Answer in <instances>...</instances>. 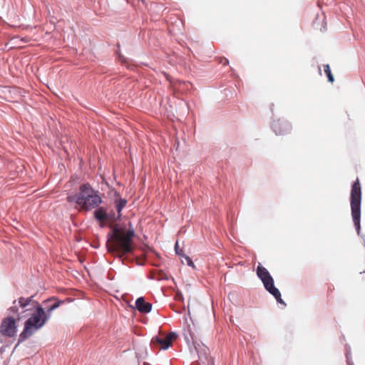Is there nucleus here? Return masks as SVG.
Masks as SVG:
<instances>
[{
	"instance_id": "obj_14",
	"label": "nucleus",
	"mask_w": 365,
	"mask_h": 365,
	"mask_svg": "<svg viewBox=\"0 0 365 365\" xmlns=\"http://www.w3.org/2000/svg\"><path fill=\"white\" fill-rule=\"evenodd\" d=\"M127 203L126 200L123 198H119L115 201V209L118 213L120 215L122 209L125 206Z\"/></svg>"
},
{
	"instance_id": "obj_18",
	"label": "nucleus",
	"mask_w": 365,
	"mask_h": 365,
	"mask_svg": "<svg viewBox=\"0 0 365 365\" xmlns=\"http://www.w3.org/2000/svg\"><path fill=\"white\" fill-rule=\"evenodd\" d=\"M119 58L122 61V63L126 64V66L128 68H130V66L128 65V62L127 61V60L123 56H122L121 55H119Z\"/></svg>"
},
{
	"instance_id": "obj_2",
	"label": "nucleus",
	"mask_w": 365,
	"mask_h": 365,
	"mask_svg": "<svg viewBox=\"0 0 365 365\" xmlns=\"http://www.w3.org/2000/svg\"><path fill=\"white\" fill-rule=\"evenodd\" d=\"M133 230H111L108 234L107 247L110 252H116L120 257L132 253L135 244Z\"/></svg>"
},
{
	"instance_id": "obj_8",
	"label": "nucleus",
	"mask_w": 365,
	"mask_h": 365,
	"mask_svg": "<svg viewBox=\"0 0 365 365\" xmlns=\"http://www.w3.org/2000/svg\"><path fill=\"white\" fill-rule=\"evenodd\" d=\"M272 128L276 135H284L288 133L291 130L290 124L284 120H274Z\"/></svg>"
},
{
	"instance_id": "obj_10",
	"label": "nucleus",
	"mask_w": 365,
	"mask_h": 365,
	"mask_svg": "<svg viewBox=\"0 0 365 365\" xmlns=\"http://www.w3.org/2000/svg\"><path fill=\"white\" fill-rule=\"evenodd\" d=\"M176 338L173 333L168 334L165 338L155 337L152 339V343H157L161 345L163 349L168 348L173 343V341Z\"/></svg>"
},
{
	"instance_id": "obj_9",
	"label": "nucleus",
	"mask_w": 365,
	"mask_h": 365,
	"mask_svg": "<svg viewBox=\"0 0 365 365\" xmlns=\"http://www.w3.org/2000/svg\"><path fill=\"white\" fill-rule=\"evenodd\" d=\"M62 303L63 302L58 300L57 298L51 297L43 302V304L45 307H43V309H44L46 314L50 317L51 312L59 307Z\"/></svg>"
},
{
	"instance_id": "obj_11",
	"label": "nucleus",
	"mask_w": 365,
	"mask_h": 365,
	"mask_svg": "<svg viewBox=\"0 0 365 365\" xmlns=\"http://www.w3.org/2000/svg\"><path fill=\"white\" fill-rule=\"evenodd\" d=\"M135 308L141 313H149L152 309V304L146 302L143 297H139L135 301Z\"/></svg>"
},
{
	"instance_id": "obj_7",
	"label": "nucleus",
	"mask_w": 365,
	"mask_h": 365,
	"mask_svg": "<svg viewBox=\"0 0 365 365\" xmlns=\"http://www.w3.org/2000/svg\"><path fill=\"white\" fill-rule=\"evenodd\" d=\"M261 280L265 289L274 297L276 300L279 303H284L281 297L280 292L274 285V279L272 276L269 274L268 276L262 278Z\"/></svg>"
},
{
	"instance_id": "obj_6",
	"label": "nucleus",
	"mask_w": 365,
	"mask_h": 365,
	"mask_svg": "<svg viewBox=\"0 0 365 365\" xmlns=\"http://www.w3.org/2000/svg\"><path fill=\"white\" fill-rule=\"evenodd\" d=\"M261 280L265 289L274 297L276 300L279 303H284L281 297L280 292L274 285V279L272 276L269 274L268 276L262 278Z\"/></svg>"
},
{
	"instance_id": "obj_16",
	"label": "nucleus",
	"mask_w": 365,
	"mask_h": 365,
	"mask_svg": "<svg viewBox=\"0 0 365 365\" xmlns=\"http://www.w3.org/2000/svg\"><path fill=\"white\" fill-rule=\"evenodd\" d=\"M182 257H183L185 258V259L186 260V262L187 264V265H189L190 267H194L195 265H194V263L192 261L191 258L189 257L188 256L185 255H182Z\"/></svg>"
},
{
	"instance_id": "obj_1",
	"label": "nucleus",
	"mask_w": 365,
	"mask_h": 365,
	"mask_svg": "<svg viewBox=\"0 0 365 365\" xmlns=\"http://www.w3.org/2000/svg\"><path fill=\"white\" fill-rule=\"evenodd\" d=\"M18 302L21 309L20 312L16 306L9 309L11 312L18 315V320L29 315L32 311H34L31 317L25 322L24 330L19 335V343H21L42 328L49 319V316L46 314L44 309L39 303L34 299L33 296L27 298L21 297L19 298Z\"/></svg>"
},
{
	"instance_id": "obj_13",
	"label": "nucleus",
	"mask_w": 365,
	"mask_h": 365,
	"mask_svg": "<svg viewBox=\"0 0 365 365\" xmlns=\"http://www.w3.org/2000/svg\"><path fill=\"white\" fill-rule=\"evenodd\" d=\"M257 274L258 277L262 279L270 274L265 267H262L261 264H259L257 268Z\"/></svg>"
},
{
	"instance_id": "obj_17",
	"label": "nucleus",
	"mask_w": 365,
	"mask_h": 365,
	"mask_svg": "<svg viewBox=\"0 0 365 365\" xmlns=\"http://www.w3.org/2000/svg\"><path fill=\"white\" fill-rule=\"evenodd\" d=\"M175 252H176L177 255H180V256H182V255H183L182 253V251L181 250H179L178 241H177L176 243H175Z\"/></svg>"
},
{
	"instance_id": "obj_3",
	"label": "nucleus",
	"mask_w": 365,
	"mask_h": 365,
	"mask_svg": "<svg viewBox=\"0 0 365 365\" xmlns=\"http://www.w3.org/2000/svg\"><path fill=\"white\" fill-rule=\"evenodd\" d=\"M67 200L69 202H75L80 209L85 210L97 207L102 202L98 192L88 183L81 185L78 192L75 195H68Z\"/></svg>"
},
{
	"instance_id": "obj_5",
	"label": "nucleus",
	"mask_w": 365,
	"mask_h": 365,
	"mask_svg": "<svg viewBox=\"0 0 365 365\" xmlns=\"http://www.w3.org/2000/svg\"><path fill=\"white\" fill-rule=\"evenodd\" d=\"M0 331L8 337L15 336L17 332L16 320L11 317L4 319L0 326Z\"/></svg>"
},
{
	"instance_id": "obj_4",
	"label": "nucleus",
	"mask_w": 365,
	"mask_h": 365,
	"mask_svg": "<svg viewBox=\"0 0 365 365\" xmlns=\"http://www.w3.org/2000/svg\"><path fill=\"white\" fill-rule=\"evenodd\" d=\"M350 203L351 209V215L355 228H361V188L359 179L353 183L351 190Z\"/></svg>"
},
{
	"instance_id": "obj_12",
	"label": "nucleus",
	"mask_w": 365,
	"mask_h": 365,
	"mask_svg": "<svg viewBox=\"0 0 365 365\" xmlns=\"http://www.w3.org/2000/svg\"><path fill=\"white\" fill-rule=\"evenodd\" d=\"M95 217L101 222H105L108 220L109 217L106 210L103 207H99L94 212Z\"/></svg>"
},
{
	"instance_id": "obj_19",
	"label": "nucleus",
	"mask_w": 365,
	"mask_h": 365,
	"mask_svg": "<svg viewBox=\"0 0 365 365\" xmlns=\"http://www.w3.org/2000/svg\"><path fill=\"white\" fill-rule=\"evenodd\" d=\"M228 63V61L227 59H225V63Z\"/></svg>"
},
{
	"instance_id": "obj_15",
	"label": "nucleus",
	"mask_w": 365,
	"mask_h": 365,
	"mask_svg": "<svg viewBox=\"0 0 365 365\" xmlns=\"http://www.w3.org/2000/svg\"><path fill=\"white\" fill-rule=\"evenodd\" d=\"M324 72L327 76L329 81L332 83L334 81V76L331 74L330 67L328 64L324 66Z\"/></svg>"
}]
</instances>
